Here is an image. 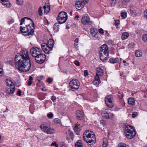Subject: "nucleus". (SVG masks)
<instances>
[{
  "label": "nucleus",
  "mask_w": 147,
  "mask_h": 147,
  "mask_svg": "<svg viewBox=\"0 0 147 147\" xmlns=\"http://www.w3.org/2000/svg\"><path fill=\"white\" fill-rule=\"evenodd\" d=\"M75 64L77 66H79L80 62L77 61H75Z\"/></svg>",
  "instance_id": "052dcab7"
},
{
  "label": "nucleus",
  "mask_w": 147,
  "mask_h": 147,
  "mask_svg": "<svg viewBox=\"0 0 147 147\" xmlns=\"http://www.w3.org/2000/svg\"><path fill=\"white\" fill-rule=\"evenodd\" d=\"M120 21L119 20H115V25L116 27H117L118 25L119 24Z\"/></svg>",
  "instance_id": "49530a36"
},
{
  "label": "nucleus",
  "mask_w": 147,
  "mask_h": 147,
  "mask_svg": "<svg viewBox=\"0 0 147 147\" xmlns=\"http://www.w3.org/2000/svg\"><path fill=\"white\" fill-rule=\"evenodd\" d=\"M26 19L30 20L31 21V20H31V19L30 18H28L27 17H24V18H22L21 20V22H20V25H22L24 23V22L25 21V19Z\"/></svg>",
  "instance_id": "473e14b6"
},
{
  "label": "nucleus",
  "mask_w": 147,
  "mask_h": 147,
  "mask_svg": "<svg viewBox=\"0 0 147 147\" xmlns=\"http://www.w3.org/2000/svg\"><path fill=\"white\" fill-rule=\"evenodd\" d=\"M101 114L103 117L106 119H112L114 116V115L111 113L108 109L102 111Z\"/></svg>",
  "instance_id": "6e6552de"
},
{
  "label": "nucleus",
  "mask_w": 147,
  "mask_h": 147,
  "mask_svg": "<svg viewBox=\"0 0 147 147\" xmlns=\"http://www.w3.org/2000/svg\"><path fill=\"white\" fill-rule=\"evenodd\" d=\"M52 81V79L50 78H49L47 80V82L49 83H51Z\"/></svg>",
  "instance_id": "13d9d810"
},
{
  "label": "nucleus",
  "mask_w": 147,
  "mask_h": 147,
  "mask_svg": "<svg viewBox=\"0 0 147 147\" xmlns=\"http://www.w3.org/2000/svg\"><path fill=\"white\" fill-rule=\"evenodd\" d=\"M118 147H129L128 145L123 143H120L118 144Z\"/></svg>",
  "instance_id": "72a5a7b5"
},
{
  "label": "nucleus",
  "mask_w": 147,
  "mask_h": 147,
  "mask_svg": "<svg viewBox=\"0 0 147 147\" xmlns=\"http://www.w3.org/2000/svg\"><path fill=\"white\" fill-rule=\"evenodd\" d=\"M103 143L102 144V146L103 147H106L107 146V142H103Z\"/></svg>",
  "instance_id": "bf43d9fd"
},
{
  "label": "nucleus",
  "mask_w": 147,
  "mask_h": 147,
  "mask_svg": "<svg viewBox=\"0 0 147 147\" xmlns=\"http://www.w3.org/2000/svg\"><path fill=\"white\" fill-rule=\"evenodd\" d=\"M51 146H55V147H58V145L55 142H53L51 144Z\"/></svg>",
  "instance_id": "6e6d98bb"
},
{
  "label": "nucleus",
  "mask_w": 147,
  "mask_h": 147,
  "mask_svg": "<svg viewBox=\"0 0 147 147\" xmlns=\"http://www.w3.org/2000/svg\"><path fill=\"white\" fill-rule=\"evenodd\" d=\"M127 13L126 12H122L121 13V16L123 19L127 17Z\"/></svg>",
  "instance_id": "c9c22d12"
},
{
  "label": "nucleus",
  "mask_w": 147,
  "mask_h": 147,
  "mask_svg": "<svg viewBox=\"0 0 147 147\" xmlns=\"http://www.w3.org/2000/svg\"><path fill=\"white\" fill-rule=\"evenodd\" d=\"M36 62L38 63H43L46 59V56L44 54L41 53L34 57Z\"/></svg>",
  "instance_id": "9b49d317"
},
{
  "label": "nucleus",
  "mask_w": 147,
  "mask_h": 147,
  "mask_svg": "<svg viewBox=\"0 0 147 147\" xmlns=\"http://www.w3.org/2000/svg\"><path fill=\"white\" fill-rule=\"evenodd\" d=\"M96 31L97 30L96 29L94 28H92L90 29V33L92 34L94 33V35H92V36H94L95 37H96V36L97 34Z\"/></svg>",
  "instance_id": "5701e85b"
},
{
  "label": "nucleus",
  "mask_w": 147,
  "mask_h": 147,
  "mask_svg": "<svg viewBox=\"0 0 147 147\" xmlns=\"http://www.w3.org/2000/svg\"><path fill=\"white\" fill-rule=\"evenodd\" d=\"M67 19V14L65 12L61 11L59 13L57 19L59 24H62L65 23Z\"/></svg>",
  "instance_id": "423d86ee"
},
{
  "label": "nucleus",
  "mask_w": 147,
  "mask_h": 147,
  "mask_svg": "<svg viewBox=\"0 0 147 147\" xmlns=\"http://www.w3.org/2000/svg\"><path fill=\"white\" fill-rule=\"evenodd\" d=\"M14 22V20L13 19H10L8 20L7 23L9 24H10Z\"/></svg>",
  "instance_id": "79ce46f5"
},
{
  "label": "nucleus",
  "mask_w": 147,
  "mask_h": 147,
  "mask_svg": "<svg viewBox=\"0 0 147 147\" xmlns=\"http://www.w3.org/2000/svg\"><path fill=\"white\" fill-rule=\"evenodd\" d=\"M84 76H87L88 75V71L86 70H84Z\"/></svg>",
  "instance_id": "864d4df0"
},
{
  "label": "nucleus",
  "mask_w": 147,
  "mask_h": 147,
  "mask_svg": "<svg viewBox=\"0 0 147 147\" xmlns=\"http://www.w3.org/2000/svg\"><path fill=\"white\" fill-rule=\"evenodd\" d=\"M83 139L90 146H93L96 142V138L95 134L88 130L83 134Z\"/></svg>",
  "instance_id": "f03ea898"
},
{
  "label": "nucleus",
  "mask_w": 147,
  "mask_h": 147,
  "mask_svg": "<svg viewBox=\"0 0 147 147\" xmlns=\"http://www.w3.org/2000/svg\"><path fill=\"white\" fill-rule=\"evenodd\" d=\"M41 46L42 50L47 54H49L50 51L52 49V48L45 43H42L41 45Z\"/></svg>",
  "instance_id": "dca6fc26"
},
{
  "label": "nucleus",
  "mask_w": 147,
  "mask_h": 147,
  "mask_svg": "<svg viewBox=\"0 0 147 147\" xmlns=\"http://www.w3.org/2000/svg\"><path fill=\"white\" fill-rule=\"evenodd\" d=\"M142 40L144 42L147 41V34L143 35L142 36Z\"/></svg>",
  "instance_id": "f704fd0d"
},
{
  "label": "nucleus",
  "mask_w": 147,
  "mask_h": 147,
  "mask_svg": "<svg viewBox=\"0 0 147 147\" xmlns=\"http://www.w3.org/2000/svg\"><path fill=\"white\" fill-rule=\"evenodd\" d=\"M33 80V78L31 76H30L29 78V80H30V81L32 80Z\"/></svg>",
  "instance_id": "69168bd1"
},
{
  "label": "nucleus",
  "mask_w": 147,
  "mask_h": 147,
  "mask_svg": "<svg viewBox=\"0 0 147 147\" xmlns=\"http://www.w3.org/2000/svg\"><path fill=\"white\" fill-rule=\"evenodd\" d=\"M123 63H125L124 64V65H127V63H126V61L125 60H123Z\"/></svg>",
  "instance_id": "774afa93"
},
{
  "label": "nucleus",
  "mask_w": 147,
  "mask_h": 147,
  "mask_svg": "<svg viewBox=\"0 0 147 147\" xmlns=\"http://www.w3.org/2000/svg\"><path fill=\"white\" fill-rule=\"evenodd\" d=\"M116 3V0H111V4L112 6H113L115 5Z\"/></svg>",
  "instance_id": "ea45409f"
},
{
  "label": "nucleus",
  "mask_w": 147,
  "mask_h": 147,
  "mask_svg": "<svg viewBox=\"0 0 147 147\" xmlns=\"http://www.w3.org/2000/svg\"><path fill=\"white\" fill-rule=\"evenodd\" d=\"M22 92L21 91L19 90L16 93V94L19 96H20L21 95Z\"/></svg>",
  "instance_id": "603ef678"
},
{
  "label": "nucleus",
  "mask_w": 147,
  "mask_h": 147,
  "mask_svg": "<svg viewBox=\"0 0 147 147\" xmlns=\"http://www.w3.org/2000/svg\"><path fill=\"white\" fill-rule=\"evenodd\" d=\"M103 74L102 70L100 68H98L97 69V72L96 73L95 80L93 82L94 84H99L100 81L99 76L102 75Z\"/></svg>",
  "instance_id": "9d476101"
},
{
  "label": "nucleus",
  "mask_w": 147,
  "mask_h": 147,
  "mask_svg": "<svg viewBox=\"0 0 147 147\" xmlns=\"http://www.w3.org/2000/svg\"><path fill=\"white\" fill-rule=\"evenodd\" d=\"M0 1L3 5H6L7 7H10L11 5L8 0H0Z\"/></svg>",
  "instance_id": "412c9836"
},
{
  "label": "nucleus",
  "mask_w": 147,
  "mask_h": 147,
  "mask_svg": "<svg viewBox=\"0 0 147 147\" xmlns=\"http://www.w3.org/2000/svg\"><path fill=\"white\" fill-rule=\"evenodd\" d=\"M44 8L45 9L44 12L46 13H48L50 10V6L47 5V7H46L45 5L44 6Z\"/></svg>",
  "instance_id": "7c9ffc66"
},
{
  "label": "nucleus",
  "mask_w": 147,
  "mask_h": 147,
  "mask_svg": "<svg viewBox=\"0 0 147 147\" xmlns=\"http://www.w3.org/2000/svg\"><path fill=\"white\" fill-rule=\"evenodd\" d=\"M112 97L110 96H108L105 98V102L107 106L110 108H112L114 106L112 102Z\"/></svg>",
  "instance_id": "f3484780"
},
{
  "label": "nucleus",
  "mask_w": 147,
  "mask_h": 147,
  "mask_svg": "<svg viewBox=\"0 0 147 147\" xmlns=\"http://www.w3.org/2000/svg\"><path fill=\"white\" fill-rule=\"evenodd\" d=\"M135 55L137 57H140L142 55V53L140 50H139L136 51Z\"/></svg>",
  "instance_id": "bb28decb"
},
{
  "label": "nucleus",
  "mask_w": 147,
  "mask_h": 147,
  "mask_svg": "<svg viewBox=\"0 0 147 147\" xmlns=\"http://www.w3.org/2000/svg\"><path fill=\"white\" fill-rule=\"evenodd\" d=\"M30 52L32 56L34 57L42 53V51L39 48L33 47L31 49Z\"/></svg>",
  "instance_id": "1a4fd4ad"
},
{
  "label": "nucleus",
  "mask_w": 147,
  "mask_h": 147,
  "mask_svg": "<svg viewBox=\"0 0 147 147\" xmlns=\"http://www.w3.org/2000/svg\"><path fill=\"white\" fill-rule=\"evenodd\" d=\"M69 135L71 137V138L72 139V140H73L74 138V134L72 132H70L69 133Z\"/></svg>",
  "instance_id": "3c124183"
},
{
  "label": "nucleus",
  "mask_w": 147,
  "mask_h": 147,
  "mask_svg": "<svg viewBox=\"0 0 147 147\" xmlns=\"http://www.w3.org/2000/svg\"><path fill=\"white\" fill-rule=\"evenodd\" d=\"M103 142H107V140L106 138H103Z\"/></svg>",
  "instance_id": "0e129e2a"
},
{
  "label": "nucleus",
  "mask_w": 147,
  "mask_h": 147,
  "mask_svg": "<svg viewBox=\"0 0 147 147\" xmlns=\"http://www.w3.org/2000/svg\"><path fill=\"white\" fill-rule=\"evenodd\" d=\"M75 126L74 127V130L76 134L79 135L80 131L81 130V128L83 126L82 123V121H77L75 124Z\"/></svg>",
  "instance_id": "4468645a"
},
{
  "label": "nucleus",
  "mask_w": 147,
  "mask_h": 147,
  "mask_svg": "<svg viewBox=\"0 0 147 147\" xmlns=\"http://www.w3.org/2000/svg\"><path fill=\"white\" fill-rule=\"evenodd\" d=\"M75 42V43L74 44V46L75 47H76V46H77L78 43V42H79V39L78 38H76V39L74 41Z\"/></svg>",
  "instance_id": "a19ab883"
},
{
  "label": "nucleus",
  "mask_w": 147,
  "mask_h": 147,
  "mask_svg": "<svg viewBox=\"0 0 147 147\" xmlns=\"http://www.w3.org/2000/svg\"><path fill=\"white\" fill-rule=\"evenodd\" d=\"M129 36V34L127 32H124L122 35L121 39L122 40H125Z\"/></svg>",
  "instance_id": "c85d7f7f"
},
{
  "label": "nucleus",
  "mask_w": 147,
  "mask_h": 147,
  "mask_svg": "<svg viewBox=\"0 0 147 147\" xmlns=\"http://www.w3.org/2000/svg\"><path fill=\"white\" fill-rule=\"evenodd\" d=\"M138 115V113L136 112H134L132 114V116L133 118L136 117Z\"/></svg>",
  "instance_id": "a18cd8bd"
},
{
  "label": "nucleus",
  "mask_w": 147,
  "mask_h": 147,
  "mask_svg": "<svg viewBox=\"0 0 147 147\" xmlns=\"http://www.w3.org/2000/svg\"><path fill=\"white\" fill-rule=\"evenodd\" d=\"M17 3L19 5H22L23 3V0H17Z\"/></svg>",
  "instance_id": "58836bf2"
},
{
  "label": "nucleus",
  "mask_w": 147,
  "mask_h": 147,
  "mask_svg": "<svg viewBox=\"0 0 147 147\" xmlns=\"http://www.w3.org/2000/svg\"><path fill=\"white\" fill-rule=\"evenodd\" d=\"M53 29L55 30V31L57 32L59 30V25L57 23H55L53 26Z\"/></svg>",
  "instance_id": "2f4dec72"
},
{
  "label": "nucleus",
  "mask_w": 147,
  "mask_h": 147,
  "mask_svg": "<svg viewBox=\"0 0 147 147\" xmlns=\"http://www.w3.org/2000/svg\"><path fill=\"white\" fill-rule=\"evenodd\" d=\"M3 74V70L2 68H0V76Z\"/></svg>",
  "instance_id": "5fc2aeb1"
},
{
  "label": "nucleus",
  "mask_w": 147,
  "mask_h": 147,
  "mask_svg": "<svg viewBox=\"0 0 147 147\" xmlns=\"http://www.w3.org/2000/svg\"><path fill=\"white\" fill-rule=\"evenodd\" d=\"M32 82L31 81H29L28 83V86H30L32 84Z\"/></svg>",
  "instance_id": "338daca9"
},
{
  "label": "nucleus",
  "mask_w": 147,
  "mask_h": 147,
  "mask_svg": "<svg viewBox=\"0 0 147 147\" xmlns=\"http://www.w3.org/2000/svg\"><path fill=\"white\" fill-rule=\"evenodd\" d=\"M16 88L15 86L13 85L12 86L9 87L6 90L7 93L9 94H12L14 92Z\"/></svg>",
  "instance_id": "aec40b11"
},
{
  "label": "nucleus",
  "mask_w": 147,
  "mask_h": 147,
  "mask_svg": "<svg viewBox=\"0 0 147 147\" xmlns=\"http://www.w3.org/2000/svg\"><path fill=\"white\" fill-rule=\"evenodd\" d=\"M80 18V16L78 15H76L75 17V20H78V19Z\"/></svg>",
  "instance_id": "680f3d73"
},
{
  "label": "nucleus",
  "mask_w": 147,
  "mask_h": 147,
  "mask_svg": "<svg viewBox=\"0 0 147 147\" xmlns=\"http://www.w3.org/2000/svg\"><path fill=\"white\" fill-rule=\"evenodd\" d=\"M54 44V41L53 39H50L48 41V45L50 47H51L52 48H53V45Z\"/></svg>",
  "instance_id": "c756f323"
},
{
  "label": "nucleus",
  "mask_w": 147,
  "mask_h": 147,
  "mask_svg": "<svg viewBox=\"0 0 147 147\" xmlns=\"http://www.w3.org/2000/svg\"><path fill=\"white\" fill-rule=\"evenodd\" d=\"M80 85V82L77 79H73L71 80L69 84V89L72 91H74L78 89Z\"/></svg>",
  "instance_id": "0eeeda50"
},
{
  "label": "nucleus",
  "mask_w": 147,
  "mask_h": 147,
  "mask_svg": "<svg viewBox=\"0 0 147 147\" xmlns=\"http://www.w3.org/2000/svg\"><path fill=\"white\" fill-rule=\"evenodd\" d=\"M32 25L28 24L26 26V27H23L20 26V30L21 32L23 33L25 36H32L34 33V30L35 29L34 24L33 21L31 20Z\"/></svg>",
  "instance_id": "7ed1b4c3"
},
{
  "label": "nucleus",
  "mask_w": 147,
  "mask_h": 147,
  "mask_svg": "<svg viewBox=\"0 0 147 147\" xmlns=\"http://www.w3.org/2000/svg\"><path fill=\"white\" fill-rule=\"evenodd\" d=\"M145 17L147 19V9L145 10L144 12Z\"/></svg>",
  "instance_id": "4d7b16f0"
},
{
  "label": "nucleus",
  "mask_w": 147,
  "mask_h": 147,
  "mask_svg": "<svg viewBox=\"0 0 147 147\" xmlns=\"http://www.w3.org/2000/svg\"><path fill=\"white\" fill-rule=\"evenodd\" d=\"M125 133L126 136L129 139L133 138L136 134L135 130L130 125H127L125 127Z\"/></svg>",
  "instance_id": "39448f33"
},
{
  "label": "nucleus",
  "mask_w": 147,
  "mask_h": 147,
  "mask_svg": "<svg viewBox=\"0 0 147 147\" xmlns=\"http://www.w3.org/2000/svg\"><path fill=\"white\" fill-rule=\"evenodd\" d=\"M42 7H40L39 9L38 10V13L39 15L40 16H42Z\"/></svg>",
  "instance_id": "e433bc0d"
},
{
  "label": "nucleus",
  "mask_w": 147,
  "mask_h": 147,
  "mask_svg": "<svg viewBox=\"0 0 147 147\" xmlns=\"http://www.w3.org/2000/svg\"><path fill=\"white\" fill-rule=\"evenodd\" d=\"M100 59L102 61H106L109 58L108 48L106 45L104 44L100 47Z\"/></svg>",
  "instance_id": "20e7f679"
},
{
  "label": "nucleus",
  "mask_w": 147,
  "mask_h": 147,
  "mask_svg": "<svg viewBox=\"0 0 147 147\" xmlns=\"http://www.w3.org/2000/svg\"><path fill=\"white\" fill-rule=\"evenodd\" d=\"M15 63L16 67L20 71L26 72L30 70L31 64L27 50H23L17 53L15 57Z\"/></svg>",
  "instance_id": "f257e3e1"
},
{
  "label": "nucleus",
  "mask_w": 147,
  "mask_h": 147,
  "mask_svg": "<svg viewBox=\"0 0 147 147\" xmlns=\"http://www.w3.org/2000/svg\"><path fill=\"white\" fill-rule=\"evenodd\" d=\"M128 104L131 105H134L135 103V100L133 98H129L128 99Z\"/></svg>",
  "instance_id": "a878e982"
},
{
  "label": "nucleus",
  "mask_w": 147,
  "mask_h": 147,
  "mask_svg": "<svg viewBox=\"0 0 147 147\" xmlns=\"http://www.w3.org/2000/svg\"><path fill=\"white\" fill-rule=\"evenodd\" d=\"M84 0H76V7L78 9H80L84 6Z\"/></svg>",
  "instance_id": "6ab92c4d"
},
{
  "label": "nucleus",
  "mask_w": 147,
  "mask_h": 147,
  "mask_svg": "<svg viewBox=\"0 0 147 147\" xmlns=\"http://www.w3.org/2000/svg\"><path fill=\"white\" fill-rule=\"evenodd\" d=\"M138 10L137 8L134 6H131L130 7V11L131 14H135L136 13Z\"/></svg>",
  "instance_id": "4be33fe9"
},
{
  "label": "nucleus",
  "mask_w": 147,
  "mask_h": 147,
  "mask_svg": "<svg viewBox=\"0 0 147 147\" xmlns=\"http://www.w3.org/2000/svg\"><path fill=\"white\" fill-rule=\"evenodd\" d=\"M54 121L55 123H59L60 121V119L58 118H55L54 119Z\"/></svg>",
  "instance_id": "37998d69"
},
{
  "label": "nucleus",
  "mask_w": 147,
  "mask_h": 147,
  "mask_svg": "<svg viewBox=\"0 0 147 147\" xmlns=\"http://www.w3.org/2000/svg\"><path fill=\"white\" fill-rule=\"evenodd\" d=\"M51 100L53 102H55L56 100V97L55 96H52L51 98Z\"/></svg>",
  "instance_id": "de8ad7c7"
},
{
  "label": "nucleus",
  "mask_w": 147,
  "mask_h": 147,
  "mask_svg": "<svg viewBox=\"0 0 147 147\" xmlns=\"http://www.w3.org/2000/svg\"><path fill=\"white\" fill-rule=\"evenodd\" d=\"M83 144L81 140H78L76 143L75 147H83Z\"/></svg>",
  "instance_id": "cd10ccee"
},
{
  "label": "nucleus",
  "mask_w": 147,
  "mask_h": 147,
  "mask_svg": "<svg viewBox=\"0 0 147 147\" xmlns=\"http://www.w3.org/2000/svg\"><path fill=\"white\" fill-rule=\"evenodd\" d=\"M75 126L74 127V130L76 134L79 135L80 131L81 130V128L83 126L82 123V121H77L75 124Z\"/></svg>",
  "instance_id": "ddd939ff"
},
{
  "label": "nucleus",
  "mask_w": 147,
  "mask_h": 147,
  "mask_svg": "<svg viewBox=\"0 0 147 147\" xmlns=\"http://www.w3.org/2000/svg\"><path fill=\"white\" fill-rule=\"evenodd\" d=\"M47 116L49 118H52L53 116V114L52 113H50L47 114Z\"/></svg>",
  "instance_id": "c03bdc74"
},
{
  "label": "nucleus",
  "mask_w": 147,
  "mask_h": 147,
  "mask_svg": "<svg viewBox=\"0 0 147 147\" xmlns=\"http://www.w3.org/2000/svg\"><path fill=\"white\" fill-rule=\"evenodd\" d=\"M98 32H99L101 34H103L104 32V30L103 29H102V28H100L98 30Z\"/></svg>",
  "instance_id": "8fccbe9b"
},
{
  "label": "nucleus",
  "mask_w": 147,
  "mask_h": 147,
  "mask_svg": "<svg viewBox=\"0 0 147 147\" xmlns=\"http://www.w3.org/2000/svg\"><path fill=\"white\" fill-rule=\"evenodd\" d=\"M76 116L77 119V121H82V123L84 119V112L82 111H77Z\"/></svg>",
  "instance_id": "a211bd4d"
},
{
  "label": "nucleus",
  "mask_w": 147,
  "mask_h": 147,
  "mask_svg": "<svg viewBox=\"0 0 147 147\" xmlns=\"http://www.w3.org/2000/svg\"><path fill=\"white\" fill-rule=\"evenodd\" d=\"M7 85L9 87L12 86L14 85L13 83L12 82L11 80L9 79H6L5 81Z\"/></svg>",
  "instance_id": "393cba45"
},
{
  "label": "nucleus",
  "mask_w": 147,
  "mask_h": 147,
  "mask_svg": "<svg viewBox=\"0 0 147 147\" xmlns=\"http://www.w3.org/2000/svg\"><path fill=\"white\" fill-rule=\"evenodd\" d=\"M119 60L118 58H111L109 59V62L111 63H115L118 62Z\"/></svg>",
  "instance_id": "b1692460"
},
{
  "label": "nucleus",
  "mask_w": 147,
  "mask_h": 147,
  "mask_svg": "<svg viewBox=\"0 0 147 147\" xmlns=\"http://www.w3.org/2000/svg\"><path fill=\"white\" fill-rule=\"evenodd\" d=\"M82 23L84 25H91L92 24V21H90L89 16L87 15L83 16L81 20Z\"/></svg>",
  "instance_id": "2eb2a0df"
},
{
  "label": "nucleus",
  "mask_w": 147,
  "mask_h": 147,
  "mask_svg": "<svg viewBox=\"0 0 147 147\" xmlns=\"http://www.w3.org/2000/svg\"><path fill=\"white\" fill-rule=\"evenodd\" d=\"M120 109V108L117 107H115L114 109V110L115 111H118Z\"/></svg>",
  "instance_id": "e2e57ef3"
},
{
  "label": "nucleus",
  "mask_w": 147,
  "mask_h": 147,
  "mask_svg": "<svg viewBox=\"0 0 147 147\" xmlns=\"http://www.w3.org/2000/svg\"><path fill=\"white\" fill-rule=\"evenodd\" d=\"M108 43L110 45H112L114 44V42L112 40H109L108 41Z\"/></svg>",
  "instance_id": "09e8293b"
},
{
  "label": "nucleus",
  "mask_w": 147,
  "mask_h": 147,
  "mask_svg": "<svg viewBox=\"0 0 147 147\" xmlns=\"http://www.w3.org/2000/svg\"><path fill=\"white\" fill-rule=\"evenodd\" d=\"M40 128L47 134H53L54 133L53 129L47 126L46 123H44L40 125Z\"/></svg>",
  "instance_id": "f8f14e48"
},
{
  "label": "nucleus",
  "mask_w": 147,
  "mask_h": 147,
  "mask_svg": "<svg viewBox=\"0 0 147 147\" xmlns=\"http://www.w3.org/2000/svg\"><path fill=\"white\" fill-rule=\"evenodd\" d=\"M43 78V76L41 75L39 76H38L36 78L37 80L39 82H40V81Z\"/></svg>",
  "instance_id": "4c0bfd02"
}]
</instances>
